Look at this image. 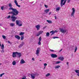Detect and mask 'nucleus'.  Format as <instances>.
I'll use <instances>...</instances> for the list:
<instances>
[{
  "label": "nucleus",
  "mask_w": 79,
  "mask_h": 79,
  "mask_svg": "<svg viewBox=\"0 0 79 79\" xmlns=\"http://www.w3.org/2000/svg\"><path fill=\"white\" fill-rule=\"evenodd\" d=\"M60 68V65H57L55 67V69H58Z\"/></svg>",
  "instance_id": "obj_23"
},
{
  "label": "nucleus",
  "mask_w": 79,
  "mask_h": 79,
  "mask_svg": "<svg viewBox=\"0 0 79 79\" xmlns=\"http://www.w3.org/2000/svg\"><path fill=\"white\" fill-rule=\"evenodd\" d=\"M53 38L54 39H58V37H53Z\"/></svg>",
  "instance_id": "obj_45"
},
{
  "label": "nucleus",
  "mask_w": 79,
  "mask_h": 79,
  "mask_svg": "<svg viewBox=\"0 0 79 79\" xmlns=\"http://www.w3.org/2000/svg\"><path fill=\"white\" fill-rule=\"evenodd\" d=\"M24 39V35H22L21 37V40H23Z\"/></svg>",
  "instance_id": "obj_29"
},
{
  "label": "nucleus",
  "mask_w": 79,
  "mask_h": 79,
  "mask_svg": "<svg viewBox=\"0 0 79 79\" xmlns=\"http://www.w3.org/2000/svg\"><path fill=\"white\" fill-rule=\"evenodd\" d=\"M37 30L39 31V30L40 29V25H38L35 26Z\"/></svg>",
  "instance_id": "obj_14"
},
{
  "label": "nucleus",
  "mask_w": 79,
  "mask_h": 79,
  "mask_svg": "<svg viewBox=\"0 0 79 79\" xmlns=\"http://www.w3.org/2000/svg\"><path fill=\"white\" fill-rule=\"evenodd\" d=\"M42 40V38H41V37H40L39 38V41H41Z\"/></svg>",
  "instance_id": "obj_40"
},
{
  "label": "nucleus",
  "mask_w": 79,
  "mask_h": 79,
  "mask_svg": "<svg viewBox=\"0 0 79 79\" xmlns=\"http://www.w3.org/2000/svg\"><path fill=\"white\" fill-rule=\"evenodd\" d=\"M16 61L15 60H14L12 63V65L13 66H15V65H16Z\"/></svg>",
  "instance_id": "obj_22"
},
{
  "label": "nucleus",
  "mask_w": 79,
  "mask_h": 79,
  "mask_svg": "<svg viewBox=\"0 0 79 79\" xmlns=\"http://www.w3.org/2000/svg\"><path fill=\"white\" fill-rule=\"evenodd\" d=\"M40 48H38L36 50L35 54L37 56H39V54L40 53Z\"/></svg>",
  "instance_id": "obj_4"
},
{
  "label": "nucleus",
  "mask_w": 79,
  "mask_h": 79,
  "mask_svg": "<svg viewBox=\"0 0 79 79\" xmlns=\"http://www.w3.org/2000/svg\"><path fill=\"white\" fill-rule=\"evenodd\" d=\"M47 65V64H46V63H45L44 64V67H46V66Z\"/></svg>",
  "instance_id": "obj_43"
},
{
  "label": "nucleus",
  "mask_w": 79,
  "mask_h": 79,
  "mask_svg": "<svg viewBox=\"0 0 79 79\" xmlns=\"http://www.w3.org/2000/svg\"><path fill=\"white\" fill-rule=\"evenodd\" d=\"M50 11V10H49V9L45 10H44V12H45V13H48V11Z\"/></svg>",
  "instance_id": "obj_25"
},
{
  "label": "nucleus",
  "mask_w": 79,
  "mask_h": 79,
  "mask_svg": "<svg viewBox=\"0 0 79 79\" xmlns=\"http://www.w3.org/2000/svg\"><path fill=\"white\" fill-rule=\"evenodd\" d=\"M46 67H44V69H45V68Z\"/></svg>",
  "instance_id": "obj_57"
},
{
  "label": "nucleus",
  "mask_w": 79,
  "mask_h": 79,
  "mask_svg": "<svg viewBox=\"0 0 79 79\" xmlns=\"http://www.w3.org/2000/svg\"><path fill=\"white\" fill-rule=\"evenodd\" d=\"M1 64H2L1 63H0V65H1Z\"/></svg>",
  "instance_id": "obj_56"
},
{
  "label": "nucleus",
  "mask_w": 79,
  "mask_h": 79,
  "mask_svg": "<svg viewBox=\"0 0 79 79\" xmlns=\"http://www.w3.org/2000/svg\"><path fill=\"white\" fill-rule=\"evenodd\" d=\"M21 0V1H22V0Z\"/></svg>",
  "instance_id": "obj_60"
},
{
  "label": "nucleus",
  "mask_w": 79,
  "mask_h": 79,
  "mask_svg": "<svg viewBox=\"0 0 79 79\" xmlns=\"http://www.w3.org/2000/svg\"><path fill=\"white\" fill-rule=\"evenodd\" d=\"M50 33H52L51 35H53V34H55V31H51Z\"/></svg>",
  "instance_id": "obj_34"
},
{
  "label": "nucleus",
  "mask_w": 79,
  "mask_h": 79,
  "mask_svg": "<svg viewBox=\"0 0 79 79\" xmlns=\"http://www.w3.org/2000/svg\"><path fill=\"white\" fill-rule=\"evenodd\" d=\"M38 45H41V43H40V41H39L38 43Z\"/></svg>",
  "instance_id": "obj_42"
},
{
  "label": "nucleus",
  "mask_w": 79,
  "mask_h": 79,
  "mask_svg": "<svg viewBox=\"0 0 79 79\" xmlns=\"http://www.w3.org/2000/svg\"><path fill=\"white\" fill-rule=\"evenodd\" d=\"M51 56L52 57V58H56V57H58V56H57V55L56 54H52L51 55Z\"/></svg>",
  "instance_id": "obj_11"
},
{
  "label": "nucleus",
  "mask_w": 79,
  "mask_h": 79,
  "mask_svg": "<svg viewBox=\"0 0 79 79\" xmlns=\"http://www.w3.org/2000/svg\"><path fill=\"white\" fill-rule=\"evenodd\" d=\"M8 43L9 44H10V41H8Z\"/></svg>",
  "instance_id": "obj_54"
},
{
  "label": "nucleus",
  "mask_w": 79,
  "mask_h": 79,
  "mask_svg": "<svg viewBox=\"0 0 79 79\" xmlns=\"http://www.w3.org/2000/svg\"><path fill=\"white\" fill-rule=\"evenodd\" d=\"M60 61H56L55 62V64H59V63H60Z\"/></svg>",
  "instance_id": "obj_36"
},
{
  "label": "nucleus",
  "mask_w": 79,
  "mask_h": 79,
  "mask_svg": "<svg viewBox=\"0 0 79 79\" xmlns=\"http://www.w3.org/2000/svg\"><path fill=\"white\" fill-rule=\"evenodd\" d=\"M43 33V31H40L36 34V36H39L40 35L42 34Z\"/></svg>",
  "instance_id": "obj_12"
},
{
  "label": "nucleus",
  "mask_w": 79,
  "mask_h": 79,
  "mask_svg": "<svg viewBox=\"0 0 79 79\" xmlns=\"http://www.w3.org/2000/svg\"><path fill=\"white\" fill-rule=\"evenodd\" d=\"M67 34H68V32H67Z\"/></svg>",
  "instance_id": "obj_58"
},
{
  "label": "nucleus",
  "mask_w": 79,
  "mask_h": 79,
  "mask_svg": "<svg viewBox=\"0 0 79 79\" xmlns=\"http://www.w3.org/2000/svg\"><path fill=\"white\" fill-rule=\"evenodd\" d=\"M63 28H65V27H63V28H59V30L62 34H65L67 31V30L64 29Z\"/></svg>",
  "instance_id": "obj_2"
},
{
  "label": "nucleus",
  "mask_w": 79,
  "mask_h": 79,
  "mask_svg": "<svg viewBox=\"0 0 79 79\" xmlns=\"http://www.w3.org/2000/svg\"><path fill=\"white\" fill-rule=\"evenodd\" d=\"M70 0H68V3H69V2H70Z\"/></svg>",
  "instance_id": "obj_47"
},
{
  "label": "nucleus",
  "mask_w": 79,
  "mask_h": 79,
  "mask_svg": "<svg viewBox=\"0 0 79 79\" xmlns=\"http://www.w3.org/2000/svg\"><path fill=\"white\" fill-rule=\"evenodd\" d=\"M31 78L32 79H35V73H32L31 74Z\"/></svg>",
  "instance_id": "obj_8"
},
{
  "label": "nucleus",
  "mask_w": 79,
  "mask_h": 79,
  "mask_svg": "<svg viewBox=\"0 0 79 79\" xmlns=\"http://www.w3.org/2000/svg\"><path fill=\"white\" fill-rule=\"evenodd\" d=\"M61 9V7H58L56 8V12H58V11H59V10Z\"/></svg>",
  "instance_id": "obj_18"
},
{
  "label": "nucleus",
  "mask_w": 79,
  "mask_h": 79,
  "mask_svg": "<svg viewBox=\"0 0 79 79\" xmlns=\"http://www.w3.org/2000/svg\"><path fill=\"white\" fill-rule=\"evenodd\" d=\"M77 47L76 46L75 48V51H74L75 53H76V51H77Z\"/></svg>",
  "instance_id": "obj_28"
},
{
  "label": "nucleus",
  "mask_w": 79,
  "mask_h": 79,
  "mask_svg": "<svg viewBox=\"0 0 79 79\" xmlns=\"http://www.w3.org/2000/svg\"><path fill=\"white\" fill-rule=\"evenodd\" d=\"M72 12L71 14V16H74V15L76 12V10L74 8H72Z\"/></svg>",
  "instance_id": "obj_7"
},
{
  "label": "nucleus",
  "mask_w": 79,
  "mask_h": 79,
  "mask_svg": "<svg viewBox=\"0 0 79 79\" xmlns=\"http://www.w3.org/2000/svg\"><path fill=\"white\" fill-rule=\"evenodd\" d=\"M1 49H2V50L4 49V45H3V44H2L1 45Z\"/></svg>",
  "instance_id": "obj_27"
},
{
  "label": "nucleus",
  "mask_w": 79,
  "mask_h": 79,
  "mask_svg": "<svg viewBox=\"0 0 79 79\" xmlns=\"http://www.w3.org/2000/svg\"><path fill=\"white\" fill-rule=\"evenodd\" d=\"M32 60L33 61H34V59L33 58H32Z\"/></svg>",
  "instance_id": "obj_50"
},
{
  "label": "nucleus",
  "mask_w": 79,
  "mask_h": 79,
  "mask_svg": "<svg viewBox=\"0 0 79 79\" xmlns=\"http://www.w3.org/2000/svg\"><path fill=\"white\" fill-rule=\"evenodd\" d=\"M16 55H17V52H13L12 53V57L13 58H15L16 56Z\"/></svg>",
  "instance_id": "obj_9"
},
{
  "label": "nucleus",
  "mask_w": 79,
  "mask_h": 79,
  "mask_svg": "<svg viewBox=\"0 0 79 79\" xmlns=\"http://www.w3.org/2000/svg\"><path fill=\"white\" fill-rule=\"evenodd\" d=\"M9 10H12L13 12H10L9 13V14H12L13 15H18V13H19V12L16 9H14L12 7H10L9 8Z\"/></svg>",
  "instance_id": "obj_1"
},
{
  "label": "nucleus",
  "mask_w": 79,
  "mask_h": 79,
  "mask_svg": "<svg viewBox=\"0 0 79 79\" xmlns=\"http://www.w3.org/2000/svg\"><path fill=\"white\" fill-rule=\"evenodd\" d=\"M24 34H25L24 32H20L19 33V35H24Z\"/></svg>",
  "instance_id": "obj_24"
},
{
  "label": "nucleus",
  "mask_w": 79,
  "mask_h": 79,
  "mask_svg": "<svg viewBox=\"0 0 79 79\" xmlns=\"http://www.w3.org/2000/svg\"><path fill=\"white\" fill-rule=\"evenodd\" d=\"M14 3H15L16 6H18V7H20L21 6L20 5H18V2H17V1L16 0H14Z\"/></svg>",
  "instance_id": "obj_10"
},
{
  "label": "nucleus",
  "mask_w": 79,
  "mask_h": 79,
  "mask_svg": "<svg viewBox=\"0 0 79 79\" xmlns=\"http://www.w3.org/2000/svg\"><path fill=\"white\" fill-rule=\"evenodd\" d=\"M10 18H11V16L10 15H9L8 17H6V18H7V19H9Z\"/></svg>",
  "instance_id": "obj_37"
},
{
  "label": "nucleus",
  "mask_w": 79,
  "mask_h": 79,
  "mask_svg": "<svg viewBox=\"0 0 79 79\" xmlns=\"http://www.w3.org/2000/svg\"><path fill=\"white\" fill-rule=\"evenodd\" d=\"M62 49H61V50H60V51H59V52H61V51H62Z\"/></svg>",
  "instance_id": "obj_53"
},
{
  "label": "nucleus",
  "mask_w": 79,
  "mask_h": 79,
  "mask_svg": "<svg viewBox=\"0 0 79 79\" xmlns=\"http://www.w3.org/2000/svg\"><path fill=\"white\" fill-rule=\"evenodd\" d=\"M10 25L11 27H13V26H15V24L13 23H10Z\"/></svg>",
  "instance_id": "obj_21"
},
{
  "label": "nucleus",
  "mask_w": 79,
  "mask_h": 79,
  "mask_svg": "<svg viewBox=\"0 0 79 79\" xmlns=\"http://www.w3.org/2000/svg\"><path fill=\"white\" fill-rule=\"evenodd\" d=\"M20 63L21 64H24L26 63V62H25V61L23 59H22L21 60Z\"/></svg>",
  "instance_id": "obj_16"
},
{
  "label": "nucleus",
  "mask_w": 79,
  "mask_h": 79,
  "mask_svg": "<svg viewBox=\"0 0 79 79\" xmlns=\"http://www.w3.org/2000/svg\"><path fill=\"white\" fill-rule=\"evenodd\" d=\"M66 64H67V65H68V64H69V63L68 62H67Z\"/></svg>",
  "instance_id": "obj_49"
},
{
  "label": "nucleus",
  "mask_w": 79,
  "mask_h": 79,
  "mask_svg": "<svg viewBox=\"0 0 79 79\" xmlns=\"http://www.w3.org/2000/svg\"><path fill=\"white\" fill-rule=\"evenodd\" d=\"M9 7H12V4L11 3H9Z\"/></svg>",
  "instance_id": "obj_33"
},
{
  "label": "nucleus",
  "mask_w": 79,
  "mask_h": 79,
  "mask_svg": "<svg viewBox=\"0 0 79 79\" xmlns=\"http://www.w3.org/2000/svg\"><path fill=\"white\" fill-rule=\"evenodd\" d=\"M47 22H48V23H49V24H51V23H52V22L51 21V20H47Z\"/></svg>",
  "instance_id": "obj_26"
},
{
  "label": "nucleus",
  "mask_w": 79,
  "mask_h": 79,
  "mask_svg": "<svg viewBox=\"0 0 79 79\" xmlns=\"http://www.w3.org/2000/svg\"><path fill=\"white\" fill-rule=\"evenodd\" d=\"M15 37L16 39H17L18 40H19L20 39V36L18 35H15Z\"/></svg>",
  "instance_id": "obj_19"
},
{
  "label": "nucleus",
  "mask_w": 79,
  "mask_h": 79,
  "mask_svg": "<svg viewBox=\"0 0 79 79\" xmlns=\"http://www.w3.org/2000/svg\"><path fill=\"white\" fill-rule=\"evenodd\" d=\"M59 60H60L61 61H63V60H64V58L63 57H60L58 58Z\"/></svg>",
  "instance_id": "obj_20"
},
{
  "label": "nucleus",
  "mask_w": 79,
  "mask_h": 79,
  "mask_svg": "<svg viewBox=\"0 0 79 79\" xmlns=\"http://www.w3.org/2000/svg\"><path fill=\"white\" fill-rule=\"evenodd\" d=\"M17 55L18 58H20V57L21 56V53L17 52Z\"/></svg>",
  "instance_id": "obj_15"
},
{
  "label": "nucleus",
  "mask_w": 79,
  "mask_h": 79,
  "mask_svg": "<svg viewBox=\"0 0 79 79\" xmlns=\"http://www.w3.org/2000/svg\"><path fill=\"white\" fill-rule=\"evenodd\" d=\"M24 44V42H22L21 44H20V45L18 46V47L19 48H21V47H23V46Z\"/></svg>",
  "instance_id": "obj_13"
},
{
  "label": "nucleus",
  "mask_w": 79,
  "mask_h": 79,
  "mask_svg": "<svg viewBox=\"0 0 79 79\" xmlns=\"http://www.w3.org/2000/svg\"><path fill=\"white\" fill-rule=\"evenodd\" d=\"M51 13H52L51 12H50L49 13V15H51Z\"/></svg>",
  "instance_id": "obj_48"
},
{
  "label": "nucleus",
  "mask_w": 79,
  "mask_h": 79,
  "mask_svg": "<svg viewBox=\"0 0 79 79\" xmlns=\"http://www.w3.org/2000/svg\"><path fill=\"white\" fill-rule=\"evenodd\" d=\"M0 26H3V24H0Z\"/></svg>",
  "instance_id": "obj_51"
},
{
  "label": "nucleus",
  "mask_w": 79,
  "mask_h": 79,
  "mask_svg": "<svg viewBox=\"0 0 79 79\" xmlns=\"http://www.w3.org/2000/svg\"><path fill=\"white\" fill-rule=\"evenodd\" d=\"M0 47H1V43L0 42Z\"/></svg>",
  "instance_id": "obj_55"
},
{
  "label": "nucleus",
  "mask_w": 79,
  "mask_h": 79,
  "mask_svg": "<svg viewBox=\"0 0 79 79\" xmlns=\"http://www.w3.org/2000/svg\"><path fill=\"white\" fill-rule=\"evenodd\" d=\"M5 51H4V50H2L1 51V53H4Z\"/></svg>",
  "instance_id": "obj_44"
},
{
  "label": "nucleus",
  "mask_w": 79,
  "mask_h": 79,
  "mask_svg": "<svg viewBox=\"0 0 79 79\" xmlns=\"http://www.w3.org/2000/svg\"><path fill=\"white\" fill-rule=\"evenodd\" d=\"M75 71L76 73L78 74H77L78 76H79V70H75Z\"/></svg>",
  "instance_id": "obj_17"
},
{
  "label": "nucleus",
  "mask_w": 79,
  "mask_h": 79,
  "mask_svg": "<svg viewBox=\"0 0 79 79\" xmlns=\"http://www.w3.org/2000/svg\"><path fill=\"white\" fill-rule=\"evenodd\" d=\"M49 35H50V33H49V32H48L46 33V37H48Z\"/></svg>",
  "instance_id": "obj_31"
},
{
  "label": "nucleus",
  "mask_w": 79,
  "mask_h": 79,
  "mask_svg": "<svg viewBox=\"0 0 79 79\" xmlns=\"http://www.w3.org/2000/svg\"><path fill=\"white\" fill-rule=\"evenodd\" d=\"M35 76H37L39 75V74L38 73H35Z\"/></svg>",
  "instance_id": "obj_38"
},
{
  "label": "nucleus",
  "mask_w": 79,
  "mask_h": 79,
  "mask_svg": "<svg viewBox=\"0 0 79 79\" xmlns=\"http://www.w3.org/2000/svg\"><path fill=\"white\" fill-rule=\"evenodd\" d=\"M49 76H50V74L49 73H48L46 75V77H48Z\"/></svg>",
  "instance_id": "obj_30"
},
{
  "label": "nucleus",
  "mask_w": 79,
  "mask_h": 79,
  "mask_svg": "<svg viewBox=\"0 0 79 79\" xmlns=\"http://www.w3.org/2000/svg\"><path fill=\"white\" fill-rule=\"evenodd\" d=\"M3 8H4V6H2L1 7V9L2 10H3Z\"/></svg>",
  "instance_id": "obj_41"
},
{
  "label": "nucleus",
  "mask_w": 79,
  "mask_h": 79,
  "mask_svg": "<svg viewBox=\"0 0 79 79\" xmlns=\"http://www.w3.org/2000/svg\"><path fill=\"white\" fill-rule=\"evenodd\" d=\"M2 37L3 38V39H6V36H5V35H2Z\"/></svg>",
  "instance_id": "obj_39"
},
{
  "label": "nucleus",
  "mask_w": 79,
  "mask_h": 79,
  "mask_svg": "<svg viewBox=\"0 0 79 79\" xmlns=\"http://www.w3.org/2000/svg\"><path fill=\"white\" fill-rule=\"evenodd\" d=\"M66 2V0H61L60 2V5L61 7H63V5H64Z\"/></svg>",
  "instance_id": "obj_5"
},
{
  "label": "nucleus",
  "mask_w": 79,
  "mask_h": 79,
  "mask_svg": "<svg viewBox=\"0 0 79 79\" xmlns=\"http://www.w3.org/2000/svg\"><path fill=\"white\" fill-rule=\"evenodd\" d=\"M40 61H41V60H40Z\"/></svg>",
  "instance_id": "obj_59"
},
{
  "label": "nucleus",
  "mask_w": 79,
  "mask_h": 79,
  "mask_svg": "<svg viewBox=\"0 0 79 79\" xmlns=\"http://www.w3.org/2000/svg\"><path fill=\"white\" fill-rule=\"evenodd\" d=\"M50 52H56V51H55L52 49H50Z\"/></svg>",
  "instance_id": "obj_32"
},
{
  "label": "nucleus",
  "mask_w": 79,
  "mask_h": 79,
  "mask_svg": "<svg viewBox=\"0 0 79 79\" xmlns=\"http://www.w3.org/2000/svg\"><path fill=\"white\" fill-rule=\"evenodd\" d=\"M15 16V15H13L11 16V19H12V21L13 22H15V21H16V19H17V17H15V16Z\"/></svg>",
  "instance_id": "obj_6"
},
{
  "label": "nucleus",
  "mask_w": 79,
  "mask_h": 79,
  "mask_svg": "<svg viewBox=\"0 0 79 79\" xmlns=\"http://www.w3.org/2000/svg\"><path fill=\"white\" fill-rule=\"evenodd\" d=\"M5 73H2V74H0V77H2V76H3V75H5Z\"/></svg>",
  "instance_id": "obj_35"
},
{
  "label": "nucleus",
  "mask_w": 79,
  "mask_h": 79,
  "mask_svg": "<svg viewBox=\"0 0 79 79\" xmlns=\"http://www.w3.org/2000/svg\"><path fill=\"white\" fill-rule=\"evenodd\" d=\"M55 19H56V16H55Z\"/></svg>",
  "instance_id": "obj_52"
},
{
  "label": "nucleus",
  "mask_w": 79,
  "mask_h": 79,
  "mask_svg": "<svg viewBox=\"0 0 79 79\" xmlns=\"http://www.w3.org/2000/svg\"><path fill=\"white\" fill-rule=\"evenodd\" d=\"M16 25L19 26V27H20V26H22V24H23L22 21L19 20H16Z\"/></svg>",
  "instance_id": "obj_3"
},
{
  "label": "nucleus",
  "mask_w": 79,
  "mask_h": 79,
  "mask_svg": "<svg viewBox=\"0 0 79 79\" xmlns=\"http://www.w3.org/2000/svg\"><path fill=\"white\" fill-rule=\"evenodd\" d=\"M44 6H45L46 8H48V6L46 5H44Z\"/></svg>",
  "instance_id": "obj_46"
}]
</instances>
